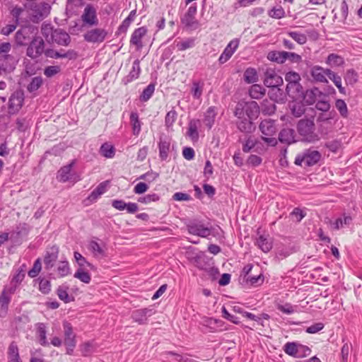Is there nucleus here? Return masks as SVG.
<instances>
[{"mask_svg": "<svg viewBox=\"0 0 362 362\" xmlns=\"http://www.w3.org/2000/svg\"><path fill=\"white\" fill-rule=\"evenodd\" d=\"M186 226L189 234L203 238H209V236L211 235L219 239L223 233V230L219 226H207L202 221L195 219L189 221Z\"/></svg>", "mask_w": 362, "mask_h": 362, "instance_id": "obj_1", "label": "nucleus"}, {"mask_svg": "<svg viewBox=\"0 0 362 362\" xmlns=\"http://www.w3.org/2000/svg\"><path fill=\"white\" fill-rule=\"evenodd\" d=\"M192 261L197 268L206 272L213 279L219 273L218 269L214 267L213 259L204 252H197L192 258Z\"/></svg>", "mask_w": 362, "mask_h": 362, "instance_id": "obj_2", "label": "nucleus"}, {"mask_svg": "<svg viewBox=\"0 0 362 362\" xmlns=\"http://www.w3.org/2000/svg\"><path fill=\"white\" fill-rule=\"evenodd\" d=\"M259 129L263 136L261 139L268 146H275L277 144V140L273 136L276 134L277 129L275 121L271 119L262 120L259 125Z\"/></svg>", "mask_w": 362, "mask_h": 362, "instance_id": "obj_3", "label": "nucleus"}, {"mask_svg": "<svg viewBox=\"0 0 362 362\" xmlns=\"http://www.w3.org/2000/svg\"><path fill=\"white\" fill-rule=\"evenodd\" d=\"M297 129L303 139L308 142H315L319 140V136L315 133V124L312 119H300L297 125Z\"/></svg>", "mask_w": 362, "mask_h": 362, "instance_id": "obj_4", "label": "nucleus"}, {"mask_svg": "<svg viewBox=\"0 0 362 362\" xmlns=\"http://www.w3.org/2000/svg\"><path fill=\"white\" fill-rule=\"evenodd\" d=\"M197 13V4H192L187 9V12L181 17V23L189 30H196L201 26L198 20L196 19Z\"/></svg>", "mask_w": 362, "mask_h": 362, "instance_id": "obj_5", "label": "nucleus"}, {"mask_svg": "<svg viewBox=\"0 0 362 362\" xmlns=\"http://www.w3.org/2000/svg\"><path fill=\"white\" fill-rule=\"evenodd\" d=\"M64 329V344L66 346V354L73 355L76 346V335L74 332L71 324L67 321L63 322Z\"/></svg>", "mask_w": 362, "mask_h": 362, "instance_id": "obj_6", "label": "nucleus"}, {"mask_svg": "<svg viewBox=\"0 0 362 362\" xmlns=\"http://www.w3.org/2000/svg\"><path fill=\"white\" fill-rule=\"evenodd\" d=\"M33 22H38L45 18L50 12L51 6L45 2H31L29 5Z\"/></svg>", "mask_w": 362, "mask_h": 362, "instance_id": "obj_7", "label": "nucleus"}, {"mask_svg": "<svg viewBox=\"0 0 362 362\" xmlns=\"http://www.w3.org/2000/svg\"><path fill=\"white\" fill-rule=\"evenodd\" d=\"M45 42L41 37H34L30 42L26 50V55L35 59L45 53Z\"/></svg>", "mask_w": 362, "mask_h": 362, "instance_id": "obj_8", "label": "nucleus"}, {"mask_svg": "<svg viewBox=\"0 0 362 362\" xmlns=\"http://www.w3.org/2000/svg\"><path fill=\"white\" fill-rule=\"evenodd\" d=\"M24 93L21 90L14 91L9 98L8 112L10 114L17 113L22 107L24 102Z\"/></svg>", "mask_w": 362, "mask_h": 362, "instance_id": "obj_9", "label": "nucleus"}, {"mask_svg": "<svg viewBox=\"0 0 362 362\" xmlns=\"http://www.w3.org/2000/svg\"><path fill=\"white\" fill-rule=\"evenodd\" d=\"M156 311L151 308H144L132 311L131 317L132 320L139 325H145L148 318L155 314Z\"/></svg>", "mask_w": 362, "mask_h": 362, "instance_id": "obj_10", "label": "nucleus"}, {"mask_svg": "<svg viewBox=\"0 0 362 362\" xmlns=\"http://www.w3.org/2000/svg\"><path fill=\"white\" fill-rule=\"evenodd\" d=\"M45 55L46 57L52 59L67 58L70 60L76 59L78 56L77 52L74 49H69L66 52H64L63 49L57 51L53 49H46L45 51Z\"/></svg>", "mask_w": 362, "mask_h": 362, "instance_id": "obj_11", "label": "nucleus"}, {"mask_svg": "<svg viewBox=\"0 0 362 362\" xmlns=\"http://www.w3.org/2000/svg\"><path fill=\"white\" fill-rule=\"evenodd\" d=\"M329 71H331V69L315 65L311 67L310 74L314 81L325 83H328L327 77L329 75Z\"/></svg>", "mask_w": 362, "mask_h": 362, "instance_id": "obj_12", "label": "nucleus"}, {"mask_svg": "<svg viewBox=\"0 0 362 362\" xmlns=\"http://www.w3.org/2000/svg\"><path fill=\"white\" fill-rule=\"evenodd\" d=\"M81 19L85 24L90 26L97 25L98 24V19L95 8L90 4L87 5L84 8Z\"/></svg>", "mask_w": 362, "mask_h": 362, "instance_id": "obj_13", "label": "nucleus"}, {"mask_svg": "<svg viewBox=\"0 0 362 362\" xmlns=\"http://www.w3.org/2000/svg\"><path fill=\"white\" fill-rule=\"evenodd\" d=\"M239 45V40L233 39L231 40L224 49L218 58V62L221 64L226 63L235 53Z\"/></svg>", "mask_w": 362, "mask_h": 362, "instance_id": "obj_14", "label": "nucleus"}, {"mask_svg": "<svg viewBox=\"0 0 362 362\" xmlns=\"http://www.w3.org/2000/svg\"><path fill=\"white\" fill-rule=\"evenodd\" d=\"M107 32L102 28H95L84 35V40L88 42H102L105 39Z\"/></svg>", "mask_w": 362, "mask_h": 362, "instance_id": "obj_15", "label": "nucleus"}, {"mask_svg": "<svg viewBox=\"0 0 362 362\" xmlns=\"http://www.w3.org/2000/svg\"><path fill=\"white\" fill-rule=\"evenodd\" d=\"M218 112V108L216 106L209 107L204 112L202 122L209 130L214 125Z\"/></svg>", "mask_w": 362, "mask_h": 362, "instance_id": "obj_16", "label": "nucleus"}, {"mask_svg": "<svg viewBox=\"0 0 362 362\" xmlns=\"http://www.w3.org/2000/svg\"><path fill=\"white\" fill-rule=\"evenodd\" d=\"M59 248L57 246H52L47 250L44 257L45 268L47 270H50L54 266L58 259Z\"/></svg>", "mask_w": 362, "mask_h": 362, "instance_id": "obj_17", "label": "nucleus"}, {"mask_svg": "<svg viewBox=\"0 0 362 362\" xmlns=\"http://www.w3.org/2000/svg\"><path fill=\"white\" fill-rule=\"evenodd\" d=\"M264 84L267 87L276 88L283 84V78L273 70L267 71Z\"/></svg>", "mask_w": 362, "mask_h": 362, "instance_id": "obj_18", "label": "nucleus"}, {"mask_svg": "<svg viewBox=\"0 0 362 362\" xmlns=\"http://www.w3.org/2000/svg\"><path fill=\"white\" fill-rule=\"evenodd\" d=\"M52 42H55L59 45L68 46L71 42L69 35L61 28L54 29L51 39Z\"/></svg>", "mask_w": 362, "mask_h": 362, "instance_id": "obj_19", "label": "nucleus"}, {"mask_svg": "<svg viewBox=\"0 0 362 362\" xmlns=\"http://www.w3.org/2000/svg\"><path fill=\"white\" fill-rule=\"evenodd\" d=\"M171 139L168 136L160 137L158 142L159 157L161 160H166L170 151Z\"/></svg>", "mask_w": 362, "mask_h": 362, "instance_id": "obj_20", "label": "nucleus"}, {"mask_svg": "<svg viewBox=\"0 0 362 362\" xmlns=\"http://www.w3.org/2000/svg\"><path fill=\"white\" fill-rule=\"evenodd\" d=\"M18 62L16 58L12 54H4L0 56V66L2 71H12L16 68Z\"/></svg>", "mask_w": 362, "mask_h": 362, "instance_id": "obj_21", "label": "nucleus"}, {"mask_svg": "<svg viewBox=\"0 0 362 362\" xmlns=\"http://www.w3.org/2000/svg\"><path fill=\"white\" fill-rule=\"evenodd\" d=\"M34 30L31 27H24L18 30L15 35L16 43L19 45H27L30 40V34Z\"/></svg>", "mask_w": 362, "mask_h": 362, "instance_id": "obj_22", "label": "nucleus"}, {"mask_svg": "<svg viewBox=\"0 0 362 362\" xmlns=\"http://www.w3.org/2000/svg\"><path fill=\"white\" fill-rule=\"evenodd\" d=\"M303 155L305 160V167L313 166L317 164L322 157L318 151L310 148L305 150Z\"/></svg>", "mask_w": 362, "mask_h": 362, "instance_id": "obj_23", "label": "nucleus"}, {"mask_svg": "<svg viewBox=\"0 0 362 362\" xmlns=\"http://www.w3.org/2000/svg\"><path fill=\"white\" fill-rule=\"evenodd\" d=\"M295 130L291 128H284L279 134V141L282 144H291L296 142Z\"/></svg>", "mask_w": 362, "mask_h": 362, "instance_id": "obj_24", "label": "nucleus"}, {"mask_svg": "<svg viewBox=\"0 0 362 362\" xmlns=\"http://www.w3.org/2000/svg\"><path fill=\"white\" fill-rule=\"evenodd\" d=\"M260 112V107L255 101H247L245 105V117L254 120L257 118Z\"/></svg>", "mask_w": 362, "mask_h": 362, "instance_id": "obj_25", "label": "nucleus"}, {"mask_svg": "<svg viewBox=\"0 0 362 362\" xmlns=\"http://www.w3.org/2000/svg\"><path fill=\"white\" fill-rule=\"evenodd\" d=\"M255 245L264 252H269L273 246V243L272 239L269 237V235H259V237L256 240Z\"/></svg>", "mask_w": 362, "mask_h": 362, "instance_id": "obj_26", "label": "nucleus"}, {"mask_svg": "<svg viewBox=\"0 0 362 362\" xmlns=\"http://www.w3.org/2000/svg\"><path fill=\"white\" fill-rule=\"evenodd\" d=\"M147 29L145 27H140L136 28L132 33L130 39V43L136 46L138 49L142 47V42L141 40L143 37L146 34Z\"/></svg>", "mask_w": 362, "mask_h": 362, "instance_id": "obj_27", "label": "nucleus"}, {"mask_svg": "<svg viewBox=\"0 0 362 362\" xmlns=\"http://www.w3.org/2000/svg\"><path fill=\"white\" fill-rule=\"evenodd\" d=\"M286 92L293 99H300L303 95V88L300 82L287 84Z\"/></svg>", "mask_w": 362, "mask_h": 362, "instance_id": "obj_28", "label": "nucleus"}, {"mask_svg": "<svg viewBox=\"0 0 362 362\" xmlns=\"http://www.w3.org/2000/svg\"><path fill=\"white\" fill-rule=\"evenodd\" d=\"M76 163V160H73L69 164L62 167L57 174V178L62 182H66L71 179V172L72 168Z\"/></svg>", "mask_w": 362, "mask_h": 362, "instance_id": "obj_29", "label": "nucleus"}, {"mask_svg": "<svg viewBox=\"0 0 362 362\" xmlns=\"http://www.w3.org/2000/svg\"><path fill=\"white\" fill-rule=\"evenodd\" d=\"M200 125V120L193 119L189 122L187 135L192 140L197 141L199 139L198 129Z\"/></svg>", "mask_w": 362, "mask_h": 362, "instance_id": "obj_30", "label": "nucleus"}, {"mask_svg": "<svg viewBox=\"0 0 362 362\" xmlns=\"http://www.w3.org/2000/svg\"><path fill=\"white\" fill-rule=\"evenodd\" d=\"M321 94V91L317 88H314L307 90L305 92L303 91V95L300 99L308 105H313L315 103L317 96Z\"/></svg>", "mask_w": 362, "mask_h": 362, "instance_id": "obj_31", "label": "nucleus"}, {"mask_svg": "<svg viewBox=\"0 0 362 362\" xmlns=\"http://www.w3.org/2000/svg\"><path fill=\"white\" fill-rule=\"evenodd\" d=\"M267 59L272 62L283 64L288 59V52L272 51L268 53Z\"/></svg>", "mask_w": 362, "mask_h": 362, "instance_id": "obj_32", "label": "nucleus"}, {"mask_svg": "<svg viewBox=\"0 0 362 362\" xmlns=\"http://www.w3.org/2000/svg\"><path fill=\"white\" fill-rule=\"evenodd\" d=\"M8 358L10 362H23L19 356L18 347L15 341H12L8 346Z\"/></svg>", "mask_w": 362, "mask_h": 362, "instance_id": "obj_33", "label": "nucleus"}, {"mask_svg": "<svg viewBox=\"0 0 362 362\" xmlns=\"http://www.w3.org/2000/svg\"><path fill=\"white\" fill-rule=\"evenodd\" d=\"M249 95L253 99L262 98L266 93V89L259 84H252L249 88Z\"/></svg>", "mask_w": 362, "mask_h": 362, "instance_id": "obj_34", "label": "nucleus"}, {"mask_svg": "<svg viewBox=\"0 0 362 362\" xmlns=\"http://www.w3.org/2000/svg\"><path fill=\"white\" fill-rule=\"evenodd\" d=\"M204 83L202 81H193L191 94L194 99L199 100L202 98Z\"/></svg>", "mask_w": 362, "mask_h": 362, "instance_id": "obj_35", "label": "nucleus"}, {"mask_svg": "<svg viewBox=\"0 0 362 362\" xmlns=\"http://www.w3.org/2000/svg\"><path fill=\"white\" fill-rule=\"evenodd\" d=\"M130 123L132 127V133L138 136L141 132V122L136 112H132L130 115Z\"/></svg>", "mask_w": 362, "mask_h": 362, "instance_id": "obj_36", "label": "nucleus"}, {"mask_svg": "<svg viewBox=\"0 0 362 362\" xmlns=\"http://www.w3.org/2000/svg\"><path fill=\"white\" fill-rule=\"evenodd\" d=\"M107 182L100 183L95 189L88 196V199L90 202H95L102 194L106 192Z\"/></svg>", "mask_w": 362, "mask_h": 362, "instance_id": "obj_37", "label": "nucleus"}, {"mask_svg": "<svg viewBox=\"0 0 362 362\" xmlns=\"http://www.w3.org/2000/svg\"><path fill=\"white\" fill-rule=\"evenodd\" d=\"M276 109V105L273 101L265 99L261 103L260 111L264 115H273Z\"/></svg>", "mask_w": 362, "mask_h": 362, "instance_id": "obj_38", "label": "nucleus"}, {"mask_svg": "<svg viewBox=\"0 0 362 362\" xmlns=\"http://www.w3.org/2000/svg\"><path fill=\"white\" fill-rule=\"evenodd\" d=\"M100 153L106 158H112L115 155V148L107 142L104 143L100 148Z\"/></svg>", "mask_w": 362, "mask_h": 362, "instance_id": "obj_39", "label": "nucleus"}, {"mask_svg": "<svg viewBox=\"0 0 362 362\" xmlns=\"http://www.w3.org/2000/svg\"><path fill=\"white\" fill-rule=\"evenodd\" d=\"M239 119L240 120L237 122L238 129L241 132L250 133L252 130V120L247 117Z\"/></svg>", "mask_w": 362, "mask_h": 362, "instance_id": "obj_40", "label": "nucleus"}, {"mask_svg": "<svg viewBox=\"0 0 362 362\" xmlns=\"http://www.w3.org/2000/svg\"><path fill=\"white\" fill-rule=\"evenodd\" d=\"M11 296L6 294V292H2L0 295V317L6 315L8 306L11 301Z\"/></svg>", "mask_w": 362, "mask_h": 362, "instance_id": "obj_41", "label": "nucleus"}, {"mask_svg": "<svg viewBox=\"0 0 362 362\" xmlns=\"http://www.w3.org/2000/svg\"><path fill=\"white\" fill-rule=\"evenodd\" d=\"M326 64L331 67L341 66L344 64V60L340 55L332 53L328 55Z\"/></svg>", "mask_w": 362, "mask_h": 362, "instance_id": "obj_42", "label": "nucleus"}, {"mask_svg": "<svg viewBox=\"0 0 362 362\" xmlns=\"http://www.w3.org/2000/svg\"><path fill=\"white\" fill-rule=\"evenodd\" d=\"M276 307L278 310L286 315H291L298 310V305H293L290 303H277Z\"/></svg>", "mask_w": 362, "mask_h": 362, "instance_id": "obj_43", "label": "nucleus"}, {"mask_svg": "<svg viewBox=\"0 0 362 362\" xmlns=\"http://www.w3.org/2000/svg\"><path fill=\"white\" fill-rule=\"evenodd\" d=\"M244 81L247 83H253L258 81L257 70L255 68L249 67L246 69L243 74Z\"/></svg>", "mask_w": 362, "mask_h": 362, "instance_id": "obj_44", "label": "nucleus"}, {"mask_svg": "<svg viewBox=\"0 0 362 362\" xmlns=\"http://www.w3.org/2000/svg\"><path fill=\"white\" fill-rule=\"evenodd\" d=\"M47 331L46 327L44 323H39L37 327V334L39 340V343L43 346H46L49 345V343L47 340L46 337Z\"/></svg>", "mask_w": 362, "mask_h": 362, "instance_id": "obj_45", "label": "nucleus"}, {"mask_svg": "<svg viewBox=\"0 0 362 362\" xmlns=\"http://www.w3.org/2000/svg\"><path fill=\"white\" fill-rule=\"evenodd\" d=\"M141 73L140 61L135 59L132 64V69L127 76V81H131L139 78Z\"/></svg>", "mask_w": 362, "mask_h": 362, "instance_id": "obj_46", "label": "nucleus"}, {"mask_svg": "<svg viewBox=\"0 0 362 362\" xmlns=\"http://www.w3.org/2000/svg\"><path fill=\"white\" fill-rule=\"evenodd\" d=\"M154 91L155 84L153 83H149L141 93L139 100L141 102H147L152 97Z\"/></svg>", "mask_w": 362, "mask_h": 362, "instance_id": "obj_47", "label": "nucleus"}, {"mask_svg": "<svg viewBox=\"0 0 362 362\" xmlns=\"http://www.w3.org/2000/svg\"><path fill=\"white\" fill-rule=\"evenodd\" d=\"M194 42L195 40L194 38L189 37L182 41L177 42L175 40V43H176V47H177L178 50L184 51L193 47L195 45Z\"/></svg>", "mask_w": 362, "mask_h": 362, "instance_id": "obj_48", "label": "nucleus"}, {"mask_svg": "<svg viewBox=\"0 0 362 362\" xmlns=\"http://www.w3.org/2000/svg\"><path fill=\"white\" fill-rule=\"evenodd\" d=\"M358 74L353 69H348L344 75V81L347 85L353 86L358 81Z\"/></svg>", "mask_w": 362, "mask_h": 362, "instance_id": "obj_49", "label": "nucleus"}, {"mask_svg": "<svg viewBox=\"0 0 362 362\" xmlns=\"http://www.w3.org/2000/svg\"><path fill=\"white\" fill-rule=\"evenodd\" d=\"M74 276L84 284H89L91 281L90 274L88 272L84 271L82 268L78 269L74 273Z\"/></svg>", "mask_w": 362, "mask_h": 362, "instance_id": "obj_50", "label": "nucleus"}, {"mask_svg": "<svg viewBox=\"0 0 362 362\" xmlns=\"http://www.w3.org/2000/svg\"><path fill=\"white\" fill-rule=\"evenodd\" d=\"M298 343L292 341L287 342L284 346V351L288 356L296 358Z\"/></svg>", "mask_w": 362, "mask_h": 362, "instance_id": "obj_51", "label": "nucleus"}, {"mask_svg": "<svg viewBox=\"0 0 362 362\" xmlns=\"http://www.w3.org/2000/svg\"><path fill=\"white\" fill-rule=\"evenodd\" d=\"M136 11L132 10L129 16L123 21L122 24L119 25L118 30L121 32H126L132 22L134 21L136 17Z\"/></svg>", "mask_w": 362, "mask_h": 362, "instance_id": "obj_52", "label": "nucleus"}, {"mask_svg": "<svg viewBox=\"0 0 362 362\" xmlns=\"http://www.w3.org/2000/svg\"><path fill=\"white\" fill-rule=\"evenodd\" d=\"M59 277L66 276L70 274V267L68 261H60L57 268Z\"/></svg>", "mask_w": 362, "mask_h": 362, "instance_id": "obj_53", "label": "nucleus"}, {"mask_svg": "<svg viewBox=\"0 0 362 362\" xmlns=\"http://www.w3.org/2000/svg\"><path fill=\"white\" fill-rule=\"evenodd\" d=\"M42 78L40 76H35L31 79V81L27 86V89L30 93H33L38 90L42 85Z\"/></svg>", "mask_w": 362, "mask_h": 362, "instance_id": "obj_54", "label": "nucleus"}, {"mask_svg": "<svg viewBox=\"0 0 362 362\" xmlns=\"http://www.w3.org/2000/svg\"><path fill=\"white\" fill-rule=\"evenodd\" d=\"M287 35L299 45H304L307 42V36L303 33L297 31H288Z\"/></svg>", "mask_w": 362, "mask_h": 362, "instance_id": "obj_55", "label": "nucleus"}, {"mask_svg": "<svg viewBox=\"0 0 362 362\" xmlns=\"http://www.w3.org/2000/svg\"><path fill=\"white\" fill-rule=\"evenodd\" d=\"M256 139H255L253 136H247L245 141L243 142V147H242V149H243V151L244 153H249L250 152L252 149H254L255 146V142H256Z\"/></svg>", "mask_w": 362, "mask_h": 362, "instance_id": "obj_56", "label": "nucleus"}, {"mask_svg": "<svg viewBox=\"0 0 362 362\" xmlns=\"http://www.w3.org/2000/svg\"><path fill=\"white\" fill-rule=\"evenodd\" d=\"M335 107L339 111L340 115L346 118L348 117V108L346 103L345 101L342 99H337L335 101Z\"/></svg>", "mask_w": 362, "mask_h": 362, "instance_id": "obj_57", "label": "nucleus"}, {"mask_svg": "<svg viewBox=\"0 0 362 362\" xmlns=\"http://www.w3.org/2000/svg\"><path fill=\"white\" fill-rule=\"evenodd\" d=\"M344 344L341 349V362H348L349 357V352L352 347L351 344L349 341H346L343 339Z\"/></svg>", "mask_w": 362, "mask_h": 362, "instance_id": "obj_58", "label": "nucleus"}, {"mask_svg": "<svg viewBox=\"0 0 362 362\" xmlns=\"http://www.w3.org/2000/svg\"><path fill=\"white\" fill-rule=\"evenodd\" d=\"M69 287L66 286H59L57 288V293L59 298L65 303L70 302V298L68 293Z\"/></svg>", "mask_w": 362, "mask_h": 362, "instance_id": "obj_59", "label": "nucleus"}, {"mask_svg": "<svg viewBox=\"0 0 362 362\" xmlns=\"http://www.w3.org/2000/svg\"><path fill=\"white\" fill-rule=\"evenodd\" d=\"M245 101H240L237 103L235 110L234 115L238 119L245 118Z\"/></svg>", "mask_w": 362, "mask_h": 362, "instance_id": "obj_60", "label": "nucleus"}, {"mask_svg": "<svg viewBox=\"0 0 362 362\" xmlns=\"http://www.w3.org/2000/svg\"><path fill=\"white\" fill-rule=\"evenodd\" d=\"M177 113L175 110H171L167 112L165 117V124L167 128L173 127L177 119Z\"/></svg>", "mask_w": 362, "mask_h": 362, "instance_id": "obj_61", "label": "nucleus"}, {"mask_svg": "<svg viewBox=\"0 0 362 362\" xmlns=\"http://www.w3.org/2000/svg\"><path fill=\"white\" fill-rule=\"evenodd\" d=\"M42 269V262L40 258H37L32 267L28 272V276L31 278L36 277Z\"/></svg>", "mask_w": 362, "mask_h": 362, "instance_id": "obj_62", "label": "nucleus"}, {"mask_svg": "<svg viewBox=\"0 0 362 362\" xmlns=\"http://www.w3.org/2000/svg\"><path fill=\"white\" fill-rule=\"evenodd\" d=\"M292 253L291 250L286 246H281L276 249V257L279 259H284Z\"/></svg>", "mask_w": 362, "mask_h": 362, "instance_id": "obj_63", "label": "nucleus"}, {"mask_svg": "<svg viewBox=\"0 0 362 362\" xmlns=\"http://www.w3.org/2000/svg\"><path fill=\"white\" fill-rule=\"evenodd\" d=\"M285 80L287 82V84L294 83L300 82V76L298 73L291 71L286 74Z\"/></svg>", "mask_w": 362, "mask_h": 362, "instance_id": "obj_64", "label": "nucleus"}]
</instances>
